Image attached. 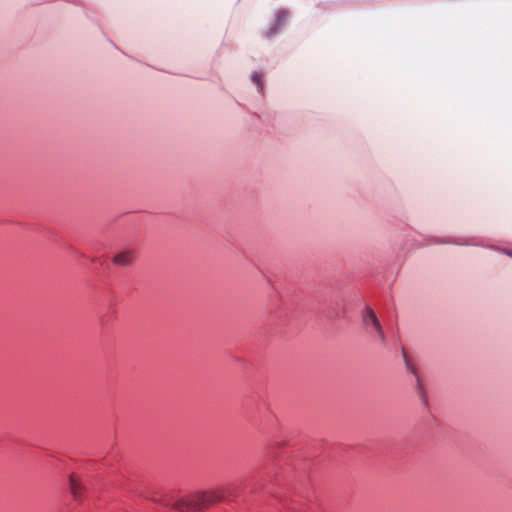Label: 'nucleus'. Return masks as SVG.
Returning <instances> with one entry per match:
<instances>
[{
  "label": "nucleus",
  "instance_id": "nucleus-1",
  "mask_svg": "<svg viewBox=\"0 0 512 512\" xmlns=\"http://www.w3.org/2000/svg\"><path fill=\"white\" fill-rule=\"evenodd\" d=\"M224 497L225 489L219 487L206 491H197L175 501L172 495L167 492H151L147 499L165 507H171L178 512H202L211 505L222 501Z\"/></svg>",
  "mask_w": 512,
  "mask_h": 512
},
{
  "label": "nucleus",
  "instance_id": "nucleus-2",
  "mask_svg": "<svg viewBox=\"0 0 512 512\" xmlns=\"http://www.w3.org/2000/svg\"><path fill=\"white\" fill-rule=\"evenodd\" d=\"M136 259V252L133 249H123L118 251L112 257V263L120 267H129L133 265Z\"/></svg>",
  "mask_w": 512,
  "mask_h": 512
},
{
  "label": "nucleus",
  "instance_id": "nucleus-3",
  "mask_svg": "<svg viewBox=\"0 0 512 512\" xmlns=\"http://www.w3.org/2000/svg\"><path fill=\"white\" fill-rule=\"evenodd\" d=\"M69 488L74 500L81 501L83 499L85 487L73 473L69 476Z\"/></svg>",
  "mask_w": 512,
  "mask_h": 512
},
{
  "label": "nucleus",
  "instance_id": "nucleus-4",
  "mask_svg": "<svg viewBox=\"0 0 512 512\" xmlns=\"http://www.w3.org/2000/svg\"><path fill=\"white\" fill-rule=\"evenodd\" d=\"M364 322L366 324H368V322H371L372 326L375 328L381 341L385 342V340H386L385 333L381 327L379 320L376 317V314L374 313V311L371 308L366 309L365 314H364Z\"/></svg>",
  "mask_w": 512,
  "mask_h": 512
},
{
  "label": "nucleus",
  "instance_id": "nucleus-5",
  "mask_svg": "<svg viewBox=\"0 0 512 512\" xmlns=\"http://www.w3.org/2000/svg\"><path fill=\"white\" fill-rule=\"evenodd\" d=\"M252 81L258 86L259 90H262V73L261 72H254L252 74Z\"/></svg>",
  "mask_w": 512,
  "mask_h": 512
},
{
  "label": "nucleus",
  "instance_id": "nucleus-6",
  "mask_svg": "<svg viewBox=\"0 0 512 512\" xmlns=\"http://www.w3.org/2000/svg\"><path fill=\"white\" fill-rule=\"evenodd\" d=\"M403 356H404L405 360L407 361V355H406V352L404 349H403Z\"/></svg>",
  "mask_w": 512,
  "mask_h": 512
},
{
  "label": "nucleus",
  "instance_id": "nucleus-7",
  "mask_svg": "<svg viewBox=\"0 0 512 512\" xmlns=\"http://www.w3.org/2000/svg\"><path fill=\"white\" fill-rule=\"evenodd\" d=\"M508 254H509V256H512V253H511V252H509Z\"/></svg>",
  "mask_w": 512,
  "mask_h": 512
}]
</instances>
